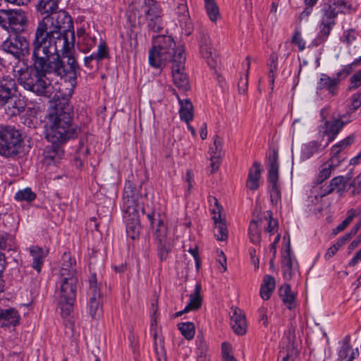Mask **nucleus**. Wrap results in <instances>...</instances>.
I'll return each mask as SVG.
<instances>
[{"label":"nucleus","instance_id":"39","mask_svg":"<svg viewBox=\"0 0 361 361\" xmlns=\"http://www.w3.org/2000/svg\"><path fill=\"white\" fill-rule=\"evenodd\" d=\"M62 145H57L51 143V145L46 147L44 156L46 159H49L53 161H56L58 159H60L63 150L61 147Z\"/></svg>","mask_w":361,"mask_h":361},{"label":"nucleus","instance_id":"60","mask_svg":"<svg viewBox=\"0 0 361 361\" xmlns=\"http://www.w3.org/2000/svg\"><path fill=\"white\" fill-rule=\"evenodd\" d=\"M292 42L297 44L300 50H303L305 48V42L298 32H296L293 35Z\"/></svg>","mask_w":361,"mask_h":361},{"label":"nucleus","instance_id":"20","mask_svg":"<svg viewBox=\"0 0 361 361\" xmlns=\"http://www.w3.org/2000/svg\"><path fill=\"white\" fill-rule=\"evenodd\" d=\"M16 91V82L10 75H4L0 78V104H4L11 99Z\"/></svg>","mask_w":361,"mask_h":361},{"label":"nucleus","instance_id":"24","mask_svg":"<svg viewBox=\"0 0 361 361\" xmlns=\"http://www.w3.org/2000/svg\"><path fill=\"white\" fill-rule=\"evenodd\" d=\"M0 106H4L5 112L8 116H14L23 112L25 109V103L23 100L12 96L11 99H8Z\"/></svg>","mask_w":361,"mask_h":361},{"label":"nucleus","instance_id":"1","mask_svg":"<svg viewBox=\"0 0 361 361\" xmlns=\"http://www.w3.org/2000/svg\"><path fill=\"white\" fill-rule=\"evenodd\" d=\"M57 10L40 12L47 16L38 23L32 48L51 54L53 49L61 47L63 54L74 49L75 37L71 17L67 12Z\"/></svg>","mask_w":361,"mask_h":361},{"label":"nucleus","instance_id":"43","mask_svg":"<svg viewBox=\"0 0 361 361\" xmlns=\"http://www.w3.org/2000/svg\"><path fill=\"white\" fill-rule=\"evenodd\" d=\"M36 194L30 188L18 191L15 195V200L17 201H25L27 202L35 200Z\"/></svg>","mask_w":361,"mask_h":361},{"label":"nucleus","instance_id":"32","mask_svg":"<svg viewBox=\"0 0 361 361\" xmlns=\"http://www.w3.org/2000/svg\"><path fill=\"white\" fill-rule=\"evenodd\" d=\"M215 224L214 236L218 240L224 241L228 238V229L226 225L225 219L221 218V214L213 216Z\"/></svg>","mask_w":361,"mask_h":361},{"label":"nucleus","instance_id":"47","mask_svg":"<svg viewBox=\"0 0 361 361\" xmlns=\"http://www.w3.org/2000/svg\"><path fill=\"white\" fill-rule=\"evenodd\" d=\"M247 61V71L244 77H241L238 83V87L240 93H245L247 90V87L248 85V75H249V70L250 68V56H247L245 59Z\"/></svg>","mask_w":361,"mask_h":361},{"label":"nucleus","instance_id":"41","mask_svg":"<svg viewBox=\"0 0 361 361\" xmlns=\"http://www.w3.org/2000/svg\"><path fill=\"white\" fill-rule=\"evenodd\" d=\"M204 7L210 20L216 22L220 16V13L215 0H204Z\"/></svg>","mask_w":361,"mask_h":361},{"label":"nucleus","instance_id":"5","mask_svg":"<svg viewBox=\"0 0 361 361\" xmlns=\"http://www.w3.org/2000/svg\"><path fill=\"white\" fill-rule=\"evenodd\" d=\"M181 49V54H185L183 47H176L173 39L169 35L153 37L152 47L149 51V63L154 68H161L167 62L173 63L178 51Z\"/></svg>","mask_w":361,"mask_h":361},{"label":"nucleus","instance_id":"64","mask_svg":"<svg viewBox=\"0 0 361 361\" xmlns=\"http://www.w3.org/2000/svg\"><path fill=\"white\" fill-rule=\"evenodd\" d=\"M78 158L80 159L81 157H87L89 154V149L85 146L83 141H80L78 148L77 149Z\"/></svg>","mask_w":361,"mask_h":361},{"label":"nucleus","instance_id":"7","mask_svg":"<svg viewBox=\"0 0 361 361\" xmlns=\"http://www.w3.org/2000/svg\"><path fill=\"white\" fill-rule=\"evenodd\" d=\"M21 133L11 126H0V155L4 157L17 156L22 146Z\"/></svg>","mask_w":361,"mask_h":361},{"label":"nucleus","instance_id":"27","mask_svg":"<svg viewBox=\"0 0 361 361\" xmlns=\"http://www.w3.org/2000/svg\"><path fill=\"white\" fill-rule=\"evenodd\" d=\"M76 262L69 253L63 255V264L60 270L59 277H73L76 276Z\"/></svg>","mask_w":361,"mask_h":361},{"label":"nucleus","instance_id":"55","mask_svg":"<svg viewBox=\"0 0 361 361\" xmlns=\"http://www.w3.org/2000/svg\"><path fill=\"white\" fill-rule=\"evenodd\" d=\"M353 112L348 110L345 114L339 115L337 117V119L339 121L343 128L353 120Z\"/></svg>","mask_w":361,"mask_h":361},{"label":"nucleus","instance_id":"46","mask_svg":"<svg viewBox=\"0 0 361 361\" xmlns=\"http://www.w3.org/2000/svg\"><path fill=\"white\" fill-rule=\"evenodd\" d=\"M60 0H39L38 10L39 12H47L58 8Z\"/></svg>","mask_w":361,"mask_h":361},{"label":"nucleus","instance_id":"16","mask_svg":"<svg viewBox=\"0 0 361 361\" xmlns=\"http://www.w3.org/2000/svg\"><path fill=\"white\" fill-rule=\"evenodd\" d=\"M200 52L203 58L207 60V64L214 68L219 62L217 55L212 45L210 37L207 34H202L199 42Z\"/></svg>","mask_w":361,"mask_h":361},{"label":"nucleus","instance_id":"52","mask_svg":"<svg viewBox=\"0 0 361 361\" xmlns=\"http://www.w3.org/2000/svg\"><path fill=\"white\" fill-rule=\"evenodd\" d=\"M331 169L332 166L331 164H324L317 177V183H322L324 180L327 179L331 176Z\"/></svg>","mask_w":361,"mask_h":361},{"label":"nucleus","instance_id":"49","mask_svg":"<svg viewBox=\"0 0 361 361\" xmlns=\"http://www.w3.org/2000/svg\"><path fill=\"white\" fill-rule=\"evenodd\" d=\"M345 183L346 181L343 176L335 177L330 182V189L329 192H333L336 189L340 192L345 188Z\"/></svg>","mask_w":361,"mask_h":361},{"label":"nucleus","instance_id":"3","mask_svg":"<svg viewBox=\"0 0 361 361\" xmlns=\"http://www.w3.org/2000/svg\"><path fill=\"white\" fill-rule=\"evenodd\" d=\"M73 106L66 99L59 100L50 114V125L46 137L53 144L63 145L78 137L80 128L73 123Z\"/></svg>","mask_w":361,"mask_h":361},{"label":"nucleus","instance_id":"17","mask_svg":"<svg viewBox=\"0 0 361 361\" xmlns=\"http://www.w3.org/2000/svg\"><path fill=\"white\" fill-rule=\"evenodd\" d=\"M350 8L351 5L347 0H324L321 12L336 18L338 13H345Z\"/></svg>","mask_w":361,"mask_h":361},{"label":"nucleus","instance_id":"31","mask_svg":"<svg viewBox=\"0 0 361 361\" xmlns=\"http://www.w3.org/2000/svg\"><path fill=\"white\" fill-rule=\"evenodd\" d=\"M339 83V80L336 78H331L326 74H322L319 82H318L317 89L319 90H326L329 92L333 95L336 94V90Z\"/></svg>","mask_w":361,"mask_h":361},{"label":"nucleus","instance_id":"25","mask_svg":"<svg viewBox=\"0 0 361 361\" xmlns=\"http://www.w3.org/2000/svg\"><path fill=\"white\" fill-rule=\"evenodd\" d=\"M336 18L329 16L324 13H322V17L319 24V32L318 34V39L321 42L326 40L329 35L333 27L335 25Z\"/></svg>","mask_w":361,"mask_h":361},{"label":"nucleus","instance_id":"62","mask_svg":"<svg viewBox=\"0 0 361 361\" xmlns=\"http://www.w3.org/2000/svg\"><path fill=\"white\" fill-rule=\"evenodd\" d=\"M357 35V34L355 30L350 29L345 32L343 37H345V41L348 44H351L356 39Z\"/></svg>","mask_w":361,"mask_h":361},{"label":"nucleus","instance_id":"34","mask_svg":"<svg viewBox=\"0 0 361 361\" xmlns=\"http://www.w3.org/2000/svg\"><path fill=\"white\" fill-rule=\"evenodd\" d=\"M201 284L197 283L194 291L190 295V301L185 307V312L197 310L202 305V297L200 295Z\"/></svg>","mask_w":361,"mask_h":361},{"label":"nucleus","instance_id":"38","mask_svg":"<svg viewBox=\"0 0 361 361\" xmlns=\"http://www.w3.org/2000/svg\"><path fill=\"white\" fill-rule=\"evenodd\" d=\"M30 253L33 259L32 268L39 273L44 258L43 250L39 247L32 246L30 248Z\"/></svg>","mask_w":361,"mask_h":361},{"label":"nucleus","instance_id":"26","mask_svg":"<svg viewBox=\"0 0 361 361\" xmlns=\"http://www.w3.org/2000/svg\"><path fill=\"white\" fill-rule=\"evenodd\" d=\"M279 295L286 307L291 310L296 306V295L292 291L291 287L288 283H284L279 289Z\"/></svg>","mask_w":361,"mask_h":361},{"label":"nucleus","instance_id":"50","mask_svg":"<svg viewBox=\"0 0 361 361\" xmlns=\"http://www.w3.org/2000/svg\"><path fill=\"white\" fill-rule=\"evenodd\" d=\"M221 142L218 135H215L213 138V144L209 147V153L211 156L221 157Z\"/></svg>","mask_w":361,"mask_h":361},{"label":"nucleus","instance_id":"51","mask_svg":"<svg viewBox=\"0 0 361 361\" xmlns=\"http://www.w3.org/2000/svg\"><path fill=\"white\" fill-rule=\"evenodd\" d=\"M265 219L269 220L268 226L267 227L266 231L270 233H275L277 231L278 221L276 219H274L272 218V212L271 211L267 212V216H265Z\"/></svg>","mask_w":361,"mask_h":361},{"label":"nucleus","instance_id":"54","mask_svg":"<svg viewBox=\"0 0 361 361\" xmlns=\"http://www.w3.org/2000/svg\"><path fill=\"white\" fill-rule=\"evenodd\" d=\"M294 352V347L291 345L287 347L286 350H280L279 356L281 357L282 361H288L290 359H293Z\"/></svg>","mask_w":361,"mask_h":361},{"label":"nucleus","instance_id":"11","mask_svg":"<svg viewBox=\"0 0 361 361\" xmlns=\"http://www.w3.org/2000/svg\"><path fill=\"white\" fill-rule=\"evenodd\" d=\"M1 49L11 54L18 61L27 56L30 53V43L21 32L10 33L1 44Z\"/></svg>","mask_w":361,"mask_h":361},{"label":"nucleus","instance_id":"23","mask_svg":"<svg viewBox=\"0 0 361 361\" xmlns=\"http://www.w3.org/2000/svg\"><path fill=\"white\" fill-rule=\"evenodd\" d=\"M20 316L14 308L0 309V326H16L20 322Z\"/></svg>","mask_w":361,"mask_h":361},{"label":"nucleus","instance_id":"35","mask_svg":"<svg viewBox=\"0 0 361 361\" xmlns=\"http://www.w3.org/2000/svg\"><path fill=\"white\" fill-rule=\"evenodd\" d=\"M278 54L272 52L267 61V66L269 68L268 78L270 89L271 92L274 90V80L276 77V72L278 70Z\"/></svg>","mask_w":361,"mask_h":361},{"label":"nucleus","instance_id":"2","mask_svg":"<svg viewBox=\"0 0 361 361\" xmlns=\"http://www.w3.org/2000/svg\"><path fill=\"white\" fill-rule=\"evenodd\" d=\"M32 64L25 61H16L12 68V73L18 83L25 90L38 96L50 98L53 86L50 76L60 73L58 61L47 59L44 51L32 48Z\"/></svg>","mask_w":361,"mask_h":361},{"label":"nucleus","instance_id":"61","mask_svg":"<svg viewBox=\"0 0 361 361\" xmlns=\"http://www.w3.org/2000/svg\"><path fill=\"white\" fill-rule=\"evenodd\" d=\"M220 159L221 157H216V156H211L210 157V173H213L216 172L219 167L220 164Z\"/></svg>","mask_w":361,"mask_h":361},{"label":"nucleus","instance_id":"9","mask_svg":"<svg viewBox=\"0 0 361 361\" xmlns=\"http://www.w3.org/2000/svg\"><path fill=\"white\" fill-rule=\"evenodd\" d=\"M152 226H155V235L158 256L161 261L165 260L171 251L172 245L167 238V228L161 215L153 212L147 214Z\"/></svg>","mask_w":361,"mask_h":361},{"label":"nucleus","instance_id":"40","mask_svg":"<svg viewBox=\"0 0 361 361\" xmlns=\"http://www.w3.org/2000/svg\"><path fill=\"white\" fill-rule=\"evenodd\" d=\"M92 55L94 56L95 62L97 66H99V63L103 61L104 59L109 58V51L107 47V44L104 40L100 39L99 43L98 44L97 51L96 52H93Z\"/></svg>","mask_w":361,"mask_h":361},{"label":"nucleus","instance_id":"28","mask_svg":"<svg viewBox=\"0 0 361 361\" xmlns=\"http://www.w3.org/2000/svg\"><path fill=\"white\" fill-rule=\"evenodd\" d=\"M261 165L259 162L255 161L250 168L246 183L247 188L255 190L259 188V180L261 177Z\"/></svg>","mask_w":361,"mask_h":361},{"label":"nucleus","instance_id":"14","mask_svg":"<svg viewBox=\"0 0 361 361\" xmlns=\"http://www.w3.org/2000/svg\"><path fill=\"white\" fill-rule=\"evenodd\" d=\"M171 66V73L174 85L180 90H187L189 88V80L184 73L185 55L181 54L182 50L178 51Z\"/></svg>","mask_w":361,"mask_h":361},{"label":"nucleus","instance_id":"56","mask_svg":"<svg viewBox=\"0 0 361 361\" xmlns=\"http://www.w3.org/2000/svg\"><path fill=\"white\" fill-rule=\"evenodd\" d=\"M350 89H356L361 86V69L350 78Z\"/></svg>","mask_w":361,"mask_h":361},{"label":"nucleus","instance_id":"33","mask_svg":"<svg viewBox=\"0 0 361 361\" xmlns=\"http://www.w3.org/2000/svg\"><path fill=\"white\" fill-rule=\"evenodd\" d=\"M174 5L176 6L175 9L178 16V20L180 23V25L181 27L187 26L190 21L187 1L185 0L174 1Z\"/></svg>","mask_w":361,"mask_h":361},{"label":"nucleus","instance_id":"45","mask_svg":"<svg viewBox=\"0 0 361 361\" xmlns=\"http://www.w3.org/2000/svg\"><path fill=\"white\" fill-rule=\"evenodd\" d=\"M321 145L317 141H312L306 144L302 149V155L306 159L312 157L319 150Z\"/></svg>","mask_w":361,"mask_h":361},{"label":"nucleus","instance_id":"37","mask_svg":"<svg viewBox=\"0 0 361 361\" xmlns=\"http://www.w3.org/2000/svg\"><path fill=\"white\" fill-rule=\"evenodd\" d=\"M351 337L350 335H346L341 341V345L338 351V361H343L348 360L350 353L355 349H353L350 345Z\"/></svg>","mask_w":361,"mask_h":361},{"label":"nucleus","instance_id":"42","mask_svg":"<svg viewBox=\"0 0 361 361\" xmlns=\"http://www.w3.org/2000/svg\"><path fill=\"white\" fill-rule=\"evenodd\" d=\"M355 140V137L353 135H350L345 139L342 140L337 144L334 145L331 149V154L335 157L339 154L341 151L350 145Z\"/></svg>","mask_w":361,"mask_h":361},{"label":"nucleus","instance_id":"19","mask_svg":"<svg viewBox=\"0 0 361 361\" xmlns=\"http://www.w3.org/2000/svg\"><path fill=\"white\" fill-rule=\"evenodd\" d=\"M324 114V109H322L320 111L321 117L324 121V124L322 126V133L324 135L327 136L329 142H331L340 133L343 127L337 118L332 117L331 120H326Z\"/></svg>","mask_w":361,"mask_h":361},{"label":"nucleus","instance_id":"58","mask_svg":"<svg viewBox=\"0 0 361 361\" xmlns=\"http://www.w3.org/2000/svg\"><path fill=\"white\" fill-rule=\"evenodd\" d=\"M361 106V94H355L351 98V104L349 106V110L354 112L359 107Z\"/></svg>","mask_w":361,"mask_h":361},{"label":"nucleus","instance_id":"48","mask_svg":"<svg viewBox=\"0 0 361 361\" xmlns=\"http://www.w3.org/2000/svg\"><path fill=\"white\" fill-rule=\"evenodd\" d=\"M195 342L197 348L198 356L200 357H204L208 350V346L202 335H197Z\"/></svg>","mask_w":361,"mask_h":361},{"label":"nucleus","instance_id":"21","mask_svg":"<svg viewBox=\"0 0 361 361\" xmlns=\"http://www.w3.org/2000/svg\"><path fill=\"white\" fill-rule=\"evenodd\" d=\"M141 10L145 15L147 22L149 19L155 20L162 18V9L156 0H143Z\"/></svg>","mask_w":361,"mask_h":361},{"label":"nucleus","instance_id":"6","mask_svg":"<svg viewBox=\"0 0 361 361\" xmlns=\"http://www.w3.org/2000/svg\"><path fill=\"white\" fill-rule=\"evenodd\" d=\"M71 49L68 54H63L61 52V47H56L54 53V49L49 54L44 51L47 59H54L58 61L60 68V73H54V76L59 77L61 80L64 79L65 82H68L71 86L70 94L73 92V90L77 85V77L80 73V66L74 56L71 55Z\"/></svg>","mask_w":361,"mask_h":361},{"label":"nucleus","instance_id":"36","mask_svg":"<svg viewBox=\"0 0 361 361\" xmlns=\"http://www.w3.org/2000/svg\"><path fill=\"white\" fill-rule=\"evenodd\" d=\"M262 223V219L259 218L257 220L252 219L249 228H248V235L250 240L252 243L255 245L259 244L261 241V230L259 226Z\"/></svg>","mask_w":361,"mask_h":361},{"label":"nucleus","instance_id":"22","mask_svg":"<svg viewBox=\"0 0 361 361\" xmlns=\"http://www.w3.org/2000/svg\"><path fill=\"white\" fill-rule=\"evenodd\" d=\"M78 38V48L83 53L89 52L97 44V37L87 33L82 28L77 31Z\"/></svg>","mask_w":361,"mask_h":361},{"label":"nucleus","instance_id":"12","mask_svg":"<svg viewBox=\"0 0 361 361\" xmlns=\"http://www.w3.org/2000/svg\"><path fill=\"white\" fill-rule=\"evenodd\" d=\"M268 180L269 183V192L271 202L276 204L281 200V190L278 183L279 180V164L278 153L276 151L269 157Z\"/></svg>","mask_w":361,"mask_h":361},{"label":"nucleus","instance_id":"29","mask_svg":"<svg viewBox=\"0 0 361 361\" xmlns=\"http://www.w3.org/2000/svg\"><path fill=\"white\" fill-rule=\"evenodd\" d=\"M180 104L179 114L182 121L188 123L193 118V105L190 99H180L177 96Z\"/></svg>","mask_w":361,"mask_h":361},{"label":"nucleus","instance_id":"13","mask_svg":"<svg viewBox=\"0 0 361 361\" xmlns=\"http://www.w3.org/2000/svg\"><path fill=\"white\" fill-rule=\"evenodd\" d=\"M87 295L89 296L88 307L90 314L93 319H98L102 316L103 309L102 304V298L98 288L95 274H92L89 278Z\"/></svg>","mask_w":361,"mask_h":361},{"label":"nucleus","instance_id":"8","mask_svg":"<svg viewBox=\"0 0 361 361\" xmlns=\"http://www.w3.org/2000/svg\"><path fill=\"white\" fill-rule=\"evenodd\" d=\"M78 277H59L58 286H59V306L63 317H66L73 310L74 302L76 298Z\"/></svg>","mask_w":361,"mask_h":361},{"label":"nucleus","instance_id":"30","mask_svg":"<svg viewBox=\"0 0 361 361\" xmlns=\"http://www.w3.org/2000/svg\"><path fill=\"white\" fill-rule=\"evenodd\" d=\"M275 286L274 278L271 275L264 276L259 290L261 298L264 300H269L275 289Z\"/></svg>","mask_w":361,"mask_h":361},{"label":"nucleus","instance_id":"59","mask_svg":"<svg viewBox=\"0 0 361 361\" xmlns=\"http://www.w3.org/2000/svg\"><path fill=\"white\" fill-rule=\"evenodd\" d=\"M353 66H355V64H348L344 66L343 68L336 73V78L339 80L341 78H346L353 71Z\"/></svg>","mask_w":361,"mask_h":361},{"label":"nucleus","instance_id":"10","mask_svg":"<svg viewBox=\"0 0 361 361\" xmlns=\"http://www.w3.org/2000/svg\"><path fill=\"white\" fill-rule=\"evenodd\" d=\"M27 21L26 14L21 9L0 10V27L8 34L23 32Z\"/></svg>","mask_w":361,"mask_h":361},{"label":"nucleus","instance_id":"44","mask_svg":"<svg viewBox=\"0 0 361 361\" xmlns=\"http://www.w3.org/2000/svg\"><path fill=\"white\" fill-rule=\"evenodd\" d=\"M178 329L182 335L188 340H191L195 336V326L192 322H183L178 324Z\"/></svg>","mask_w":361,"mask_h":361},{"label":"nucleus","instance_id":"15","mask_svg":"<svg viewBox=\"0 0 361 361\" xmlns=\"http://www.w3.org/2000/svg\"><path fill=\"white\" fill-rule=\"evenodd\" d=\"M298 270L299 266L290 250V240H288L286 250L281 257V271L283 279L286 281L291 280L298 272Z\"/></svg>","mask_w":361,"mask_h":361},{"label":"nucleus","instance_id":"57","mask_svg":"<svg viewBox=\"0 0 361 361\" xmlns=\"http://www.w3.org/2000/svg\"><path fill=\"white\" fill-rule=\"evenodd\" d=\"M351 186L353 195H361V173L353 180Z\"/></svg>","mask_w":361,"mask_h":361},{"label":"nucleus","instance_id":"53","mask_svg":"<svg viewBox=\"0 0 361 361\" xmlns=\"http://www.w3.org/2000/svg\"><path fill=\"white\" fill-rule=\"evenodd\" d=\"M147 23L149 30L154 32H159L164 27V22L162 18L155 20L149 19V21L147 22Z\"/></svg>","mask_w":361,"mask_h":361},{"label":"nucleus","instance_id":"4","mask_svg":"<svg viewBox=\"0 0 361 361\" xmlns=\"http://www.w3.org/2000/svg\"><path fill=\"white\" fill-rule=\"evenodd\" d=\"M141 200L142 197L135 185L127 180L123 189V219L127 235L132 240L138 238L140 233V212L145 214Z\"/></svg>","mask_w":361,"mask_h":361},{"label":"nucleus","instance_id":"18","mask_svg":"<svg viewBox=\"0 0 361 361\" xmlns=\"http://www.w3.org/2000/svg\"><path fill=\"white\" fill-rule=\"evenodd\" d=\"M230 317L231 326L235 334L244 335L247 332V325L243 311L237 307H231Z\"/></svg>","mask_w":361,"mask_h":361},{"label":"nucleus","instance_id":"63","mask_svg":"<svg viewBox=\"0 0 361 361\" xmlns=\"http://www.w3.org/2000/svg\"><path fill=\"white\" fill-rule=\"evenodd\" d=\"M340 248L341 247L336 243L334 244L327 250L324 255L325 259L326 260H329V259L333 257Z\"/></svg>","mask_w":361,"mask_h":361}]
</instances>
